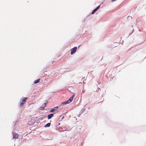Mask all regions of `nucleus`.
<instances>
[{
	"label": "nucleus",
	"mask_w": 146,
	"mask_h": 146,
	"mask_svg": "<svg viewBox=\"0 0 146 146\" xmlns=\"http://www.w3.org/2000/svg\"><path fill=\"white\" fill-rule=\"evenodd\" d=\"M73 100V95L72 96L71 98L66 101L64 102L61 103L60 106L62 105H64L68 104L70 102Z\"/></svg>",
	"instance_id": "obj_1"
},
{
	"label": "nucleus",
	"mask_w": 146,
	"mask_h": 146,
	"mask_svg": "<svg viewBox=\"0 0 146 146\" xmlns=\"http://www.w3.org/2000/svg\"><path fill=\"white\" fill-rule=\"evenodd\" d=\"M64 118V116H63L62 118V119H63V118Z\"/></svg>",
	"instance_id": "obj_16"
},
{
	"label": "nucleus",
	"mask_w": 146,
	"mask_h": 146,
	"mask_svg": "<svg viewBox=\"0 0 146 146\" xmlns=\"http://www.w3.org/2000/svg\"><path fill=\"white\" fill-rule=\"evenodd\" d=\"M69 88L68 89V90H69Z\"/></svg>",
	"instance_id": "obj_18"
},
{
	"label": "nucleus",
	"mask_w": 146,
	"mask_h": 146,
	"mask_svg": "<svg viewBox=\"0 0 146 146\" xmlns=\"http://www.w3.org/2000/svg\"><path fill=\"white\" fill-rule=\"evenodd\" d=\"M64 130H65V128H64Z\"/></svg>",
	"instance_id": "obj_17"
},
{
	"label": "nucleus",
	"mask_w": 146,
	"mask_h": 146,
	"mask_svg": "<svg viewBox=\"0 0 146 146\" xmlns=\"http://www.w3.org/2000/svg\"><path fill=\"white\" fill-rule=\"evenodd\" d=\"M40 79H38L36 80H35L34 82V83L35 84L38 83L40 81Z\"/></svg>",
	"instance_id": "obj_8"
},
{
	"label": "nucleus",
	"mask_w": 146,
	"mask_h": 146,
	"mask_svg": "<svg viewBox=\"0 0 146 146\" xmlns=\"http://www.w3.org/2000/svg\"><path fill=\"white\" fill-rule=\"evenodd\" d=\"M46 103H45L42 104V106L44 108L46 106Z\"/></svg>",
	"instance_id": "obj_12"
},
{
	"label": "nucleus",
	"mask_w": 146,
	"mask_h": 146,
	"mask_svg": "<svg viewBox=\"0 0 146 146\" xmlns=\"http://www.w3.org/2000/svg\"><path fill=\"white\" fill-rule=\"evenodd\" d=\"M116 0H111V1L112 2H113V1H116Z\"/></svg>",
	"instance_id": "obj_15"
},
{
	"label": "nucleus",
	"mask_w": 146,
	"mask_h": 146,
	"mask_svg": "<svg viewBox=\"0 0 146 146\" xmlns=\"http://www.w3.org/2000/svg\"><path fill=\"white\" fill-rule=\"evenodd\" d=\"M51 123H48L46 124L44 126L45 127H49Z\"/></svg>",
	"instance_id": "obj_7"
},
{
	"label": "nucleus",
	"mask_w": 146,
	"mask_h": 146,
	"mask_svg": "<svg viewBox=\"0 0 146 146\" xmlns=\"http://www.w3.org/2000/svg\"><path fill=\"white\" fill-rule=\"evenodd\" d=\"M54 116V114L53 113H51L49 114L48 116V119H51Z\"/></svg>",
	"instance_id": "obj_5"
},
{
	"label": "nucleus",
	"mask_w": 146,
	"mask_h": 146,
	"mask_svg": "<svg viewBox=\"0 0 146 146\" xmlns=\"http://www.w3.org/2000/svg\"><path fill=\"white\" fill-rule=\"evenodd\" d=\"M13 138H17L18 137V135L17 133H13Z\"/></svg>",
	"instance_id": "obj_6"
},
{
	"label": "nucleus",
	"mask_w": 146,
	"mask_h": 146,
	"mask_svg": "<svg viewBox=\"0 0 146 146\" xmlns=\"http://www.w3.org/2000/svg\"><path fill=\"white\" fill-rule=\"evenodd\" d=\"M60 107V106L59 107L58 106H56V107H54V108H52L50 110V112H53L54 111H55L56 110L59 108Z\"/></svg>",
	"instance_id": "obj_3"
},
{
	"label": "nucleus",
	"mask_w": 146,
	"mask_h": 146,
	"mask_svg": "<svg viewBox=\"0 0 146 146\" xmlns=\"http://www.w3.org/2000/svg\"><path fill=\"white\" fill-rule=\"evenodd\" d=\"M76 49L77 47H75L74 48V54L75 52Z\"/></svg>",
	"instance_id": "obj_10"
},
{
	"label": "nucleus",
	"mask_w": 146,
	"mask_h": 146,
	"mask_svg": "<svg viewBox=\"0 0 146 146\" xmlns=\"http://www.w3.org/2000/svg\"><path fill=\"white\" fill-rule=\"evenodd\" d=\"M70 54L71 55L73 54V48H72L71 49Z\"/></svg>",
	"instance_id": "obj_11"
},
{
	"label": "nucleus",
	"mask_w": 146,
	"mask_h": 146,
	"mask_svg": "<svg viewBox=\"0 0 146 146\" xmlns=\"http://www.w3.org/2000/svg\"><path fill=\"white\" fill-rule=\"evenodd\" d=\"M27 99V98H24L23 99H22L21 100V102H20V104L19 105V106H21V105H23L26 102V100Z\"/></svg>",
	"instance_id": "obj_2"
},
{
	"label": "nucleus",
	"mask_w": 146,
	"mask_h": 146,
	"mask_svg": "<svg viewBox=\"0 0 146 146\" xmlns=\"http://www.w3.org/2000/svg\"><path fill=\"white\" fill-rule=\"evenodd\" d=\"M57 130H58L59 131H60V128H56Z\"/></svg>",
	"instance_id": "obj_14"
},
{
	"label": "nucleus",
	"mask_w": 146,
	"mask_h": 146,
	"mask_svg": "<svg viewBox=\"0 0 146 146\" xmlns=\"http://www.w3.org/2000/svg\"><path fill=\"white\" fill-rule=\"evenodd\" d=\"M44 108L42 106L40 108V109L42 110L44 109Z\"/></svg>",
	"instance_id": "obj_13"
},
{
	"label": "nucleus",
	"mask_w": 146,
	"mask_h": 146,
	"mask_svg": "<svg viewBox=\"0 0 146 146\" xmlns=\"http://www.w3.org/2000/svg\"><path fill=\"white\" fill-rule=\"evenodd\" d=\"M46 117V116H45V115H44L41 117H40V118H39L38 119L40 120H43V119H44V118L45 117Z\"/></svg>",
	"instance_id": "obj_9"
},
{
	"label": "nucleus",
	"mask_w": 146,
	"mask_h": 146,
	"mask_svg": "<svg viewBox=\"0 0 146 146\" xmlns=\"http://www.w3.org/2000/svg\"><path fill=\"white\" fill-rule=\"evenodd\" d=\"M100 5H99L97 7H96V9H94V10L92 12V14H94L95 12L100 7Z\"/></svg>",
	"instance_id": "obj_4"
}]
</instances>
